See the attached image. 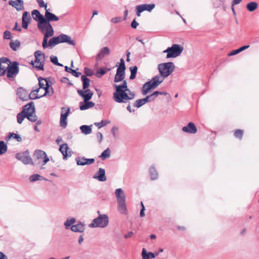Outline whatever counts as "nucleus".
Masks as SVG:
<instances>
[{
    "instance_id": "864d4df0",
    "label": "nucleus",
    "mask_w": 259,
    "mask_h": 259,
    "mask_svg": "<svg viewBox=\"0 0 259 259\" xmlns=\"http://www.w3.org/2000/svg\"><path fill=\"white\" fill-rule=\"evenodd\" d=\"M39 6L41 8H45V9H47V4H45L43 0H36Z\"/></svg>"
},
{
    "instance_id": "bf43d9fd",
    "label": "nucleus",
    "mask_w": 259,
    "mask_h": 259,
    "mask_svg": "<svg viewBox=\"0 0 259 259\" xmlns=\"http://www.w3.org/2000/svg\"><path fill=\"white\" fill-rule=\"evenodd\" d=\"M96 137L97 139L98 140V142L99 143H101L103 140V135L100 132H98L96 134Z\"/></svg>"
},
{
    "instance_id": "c756f323",
    "label": "nucleus",
    "mask_w": 259,
    "mask_h": 259,
    "mask_svg": "<svg viewBox=\"0 0 259 259\" xmlns=\"http://www.w3.org/2000/svg\"><path fill=\"white\" fill-rule=\"evenodd\" d=\"M39 91V89L33 90L29 94H28L29 100H34L42 97L41 95L38 96L37 94V93H38Z\"/></svg>"
},
{
    "instance_id": "a211bd4d",
    "label": "nucleus",
    "mask_w": 259,
    "mask_h": 259,
    "mask_svg": "<svg viewBox=\"0 0 259 259\" xmlns=\"http://www.w3.org/2000/svg\"><path fill=\"white\" fill-rule=\"evenodd\" d=\"M68 149L69 147L67 144H63L60 146L59 150L62 154L64 159H66L68 157L71 156V154L70 152L68 153Z\"/></svg>"
},
{
    "instance_id": "9d476101",
    "label": "nucleus",
    "mask_w": 259,
    "mask_h": 259,
    "mask_svg": "<svg viewBox=\"0 0 259 259\" xmlns=\"http://www.w3.org/2000/svg\"><path fill=\"white\" fill-rule=\"evenodd\" d=\"M16 158L21 161L24 164H32L31 158L26 152L19 153L16 154Z\"/></svg>"
},
{
    "instance_id": "9b49d317",
    "label": "nucleus",
    "mask_w": 259,
    "mask_h": 259,
    "mask_svg": "<svg viewBox=\"0 0 259 259\" xmlns=\"http://www.w3.org/2000/svg\"><path fill=\"white\" fill-rule=\"evenodd\" d=\"M83 90H78V95L82 98L84 101H89L93 97V92L88 89Z\"/></svg>"
},
{
    "instance_id": "a18cd8bd",
    "label": "nucleus",
    "mask_w": 259,
    "mask_h": 259,
    "mask_svg": "<svg viewBox=\"0 0 259 259\" xmlns=\"http://www.w3.org/2000/svg\"><path fill=\"white\" fill-rule=\"evenodd\" d=\"M47 89L45 90V93L43 95H41L42 97H44L46 95H48L49 96H51L54 94V90L52 87H46Z\"/></svg>"
},
{
    "instance_id": "dca6fc26",
    "label": "nucleus",
    "mask_w": 259,
    "mask_h": 259,
    "mask_svg": "<svg viewBox=\"0 0 259 259\" xmlns=\"http://www.w3.org/2000/svg\"><path fill=\"white\" fill-rule=\"evenodd\" d=\"M77 164L78 165H84L88 164H91L95 161L94 158L87 159L84 157H77L75 159Z\"/></svg>"
},
{
    "instance_id": "79ce46f5",
    "label": "nucleus",
    "mask_w": 259,
    "mask_h": 259,
    "mask_svg": "<svg viewBox=\"0 0 259 259\" xmlns=\"http://www.w3.org/2000/svg\"><path fill=\"white\" fill-rule=\"evenodd\" d=\"M42 61L35 60L33 65L38 70L44 69V64Z\"/></svg>"
},
{
    "instance_id": "4d7b16f0",
    "label": "nucleus",
    "mask_w": 259,
    "mask_h": 259,
    "mask_svg": "<svg viewBox=\"0 0 259 259\" xmlns=\"http://www.w3.org/2000/svg\"><path fill=\"white\" fill-rule=\"evenodd\" d=\"M6 66L0 64V76L5 74L6 71Z\"/></svg>"
},
{
    "instance_id": "ea45409f",
    "label": "nucleus",
    "mask_w": 259,
    "mask_h": 259,
    "mask_svg": "<svg viewBox=\"0 0 259 259\" xmlns=\"http://www.w3.org/2000/svg\"><path fill=\"white\" fill-rule=\"evenodd\" d=\"M131 71V75L130 76V79H134L136 77V75L138 70V67L136 66H131L130 68Z\"/></svg>"
},
{
    "instance_id": "338daca9",
    "label": "nucleus",
    "mask_w": 259,
    "mask_h": 259,
    "mask_svg": "<svg viewBox=\"0 0 259 259\" xmlns=\"http://www.w3.org/2000/svg\"><path fill=\"white\" fill-rule=\"evenodd\" d=\"M240 52L239 51V50L237 49L236 50L233 51L232 52H231L229 54H228V56H231L235 55H236V54H238Z\"/></svg>"
},
{
    "instance_id": "0eeeda50",
    "label": "nucleus",
    "mask_w": 259,
    "mask_h": 259,
    "mask_svg": "<svg viewBox=\"0 0 259 259\" xmlns=\"http://www.w3.org/2000/svg\"><path fill=\"white\" fill-rule=\"evenodd\" d=\"M18 63L17 62H12L11 65L7 67V75L8 78L15 77L19 72Z\"/></svg>"
},
{
    "instance_id": "2f4dec72",
    "label": "nucleus",
    "mask_w": 259,
    "mask_h": 259,
    "mask_svg": "<svg viewBox=\"0 0 259 259\" xmlns=\"http://www.w3.org/2000/svg\"><path fill=\"white\" fill-rule=\"evenodd\" d=\"M92 125H83L80 126L81 133L84 135H89L92 133Z\"/></svg>"
},
{
    "instance_id": "7c9ffc66",
    "label": "nucleus",
    "mask_w": 259,
    "mask_h": 259,
    "mask_svg": "<svg viewBox=\"0 0 259 259\" xmlns=\"http://www.w3.org/2000/svg\"><path fill=\"white\" fill-rule=\"evenodd\" d=\"M246 9L249 12H253L256 9H257L258 7V4L255 2H251L248 3L246 5Z\"/></svg>"
},
{
    "instance_id": "bb28decb",
    "label": "nucleus",
    "mask_w": 259,
    "mask_h": 259,
    "mask_svg": "<svg viewBox=\"0 0 259 259\" xmlns=\"http://www.w3.org/2000/svg\"><path fill=\"white\" fill-rule=\"evenodd\" d=\"M143 12L147 11L148 12H151L152 10L155 7L154 4H143L138 5Z\"/></svg>"
},
{
    "instance_id": "f8f14e48",
    "label": "nucleus",
    "mask_w": 259,
    "mask_h": 259,
    "mask_svg": "<svg viewBox=\"0 0 259 259\" xmlns=\"http://www.w3.org/2000/svg\"><path fill=\"white\" fill-rule=\"evenodd\" d=\"M9 4L14 7L18 11L24 9V2L22 0H11L9 2Z\"/></svg>"
},
{
    "instance_id": "6e6552de",
    "label": "nucleus",
    "mask_w": 259,
    "mask_h": 259,
    "mask_svg": "<svg viewBox=\"0 0 259 259\" xmlns=\"http://www.w3.org/2000/svg\"><path fill=\"white\" fill-rule=\"evenodd\" d=\"M70 108H68L66 109L65 108H62L61 114L60 117V125L63 127L65 128L66 127L67 124V117L70 113Z\"/></svg>"
},
{
    "instance_id": "b1692460",
    "label": "nucleus",
    "mask_w": 259,
    "mask_h": 259,
    "mask_svg": "<svg viewBox=\"0 0 259 259\" xmlns=\"http://www.w3.org/2000/svg\"><path fill=\"white\" fill-rule=\"evenodd\" d=\"M110 50L108 47H103L100 50L98 53L97 55V59L101 60L104 56L108 55L110 54Z\"/></svg>"
},
{
    "instance_id": "e433bc0d",
    "label": "nucleus",
    "mask_w": 259,
    "mask_h": 259,
    "mask_svg": "<svg viewBox=\"0 0 259 259\" xmlns=\"http://www.w3.org/2000/svg\"><path fill=\"white\" fill-rule=\"evenodd\" d=\"M8 149L7 145L3 141H0V155L6 153Z\"/></svg>"
},
{
    "instance_id": "f3484780",
    "label": "nucleus",
    "mask_w": 259,
    "mask_h": 259,
    "mask_svg": "<svg viewBox=\"0 0 259 259\" xmlns=\"http://www.w3.org/2000/svg\"><path fill=\"white\" fill-rule=\"evenodd\" d=\"M50 9H46L45 12V20L50 22L51 21H57L59 20V17L56 16L55 14L50 12Z\"/></svg>"
},
{
    "instance_id": "7ed1b4c3",
    "label": "nucleus",
    "mask_w": 259,
    "mask_h": 259,
    "mask_svg": "<svg viewBox=\"0 0 259 259\" xmlns=\"http://www.w3.org/2000/svg\"><path fill=\"white\" fill-rule=\"evenodd\" d=\"M113 86L115 89V92L113 94L115 102L119 103H126L135 98V94L128 89L126 80H123L121 84H114Z\"/></svg>"
},
{
    "instance_id": "774afa93",
    "label": "nucleus",
    "mask_w": 259,
    "mask_h": 259,
    "mask_svg": "<svg viewBox=\"0 0 259 259\" xmlns=\"http://www.w3.org/2000/svg\"><path fill=\"white\" fill-rule=\"evenodd\" d=\"M84 71L85 74H87L89 76H91L93 74L92 71L91 70L89 69L88 68H85Z\"/></svg>"
},
{
    "instance_id": "603ef678",
    "label": "nucleus",
    "mask_w": 259,
    "mask_h": 259,
    "mask_svg": "<svg viewBox=\"0 0 259 259\" xmlns=\"http://www.w3.org/2000/svg\"><path fill=\"white\" fill-rule=\"evenodd\" d=\"M4 38L6 39H10L11 38V33L10 31L6 30L4 32Z\"/></svg>"
},
{
    "instance_id": "412c9836",
    "label": "nucleus",
    "mask_w": 259,
    "mask_h": 259,
    "mask_svg": "<svg viewBox=\"0 0 259 259\" xmlns=\"http://www.w3.org/2000/svg\"><path fill=\"white\" fill-rule=\"evenodd\" d=\"M117 202V209L118 211L123 214L127 213V210L126 206L125 200Z\"/></svg>"
},
{
    "instance_id": "0e129e2a",
    "label": "nucleus",
    "mask_w": 259,
    "mask_h": 259,
    "mask_svg": "<svg viewBox=\"0 0 259 259\" xmlns=\"http://www.w3.org/2000/svg\"><path fill=\"white\" fill-rule=\"evenodd\" d=\"M160 93L159 91H155L153 94L151 95V97H152V99L154 100L158 95H160Z\"/></svg>"
},
{
    "instance_id": "f03ea898",
    "label": "nucleus",
    "mask_w": 259,
    "mask_h": 259,
    "mask_svg": "<svg viewBox=\"0 0 259 259\" xmlns=\"http://www.w3.org/2000/svg\"><path fill=\"white\" fill-rule=\"evenodd\" d=\"M175 66L171 62L161 63L158 65V69L160 75H155L149 81L143 86L142 92L143 95L147 94L151 89L157 87L164 80V78L169 76L175 70Z\"/></svg>"
},
{
    "instance_id": "4c0bfd02",
    "label": "nucleus",
    "mask_w": 259,
    "mask_h": 259,
    "mask_svg": "<svg viewBox=\"0 0 259 259\" xmlns=\"http://www.w3.org/2000/svg\"><path fill=\"white\" fill-rule=\"evenodd\" d=\"M35 60L44 61L45 60V55L40 51H37L34 53Z\"/></svg>"
},
{
    "instance_id": "72a5a7b5",
    "label": "nucleus",
    "mask_w": 259,
    "mask_h": 259,
    "mask_svg": "<svg viewBox=\"0 0 259 259\" xmlns=\"http://www.w3.org/2000/svg\"><path fill=\"white\" fill-rule=\"evenodd\" d=\"M75 222L76 220L74 218H67L66 221L64 222L65 229H69Z\"/></svg>"
},
{
    "instance_id": "13d9d810",
    "label": "nucleus",
    "mask_w": 259,
    "mask_h": 259,
    "mask_svg": "<svg viewBox=\"0 0 259 259\" xmlns=\"http://www.w3.org/2000/svg\"><path fill=\"white\" fill-rule=\"evenodd\" d=\"M142 99L144 104L146 103L147 102H150L154 101V100L152 99V97H151V95L150 96H147L146 98Z\"/></svg>"
},
{
    "instance_id": "423d86ee",
    "label": "nucleus",
    "mask_w": 259,
    "mask_h": 259,
    "mask_svg": "<svg viewBox=\"0 0 259 259\" xmlns=\"http://www.w3.org/2000/svg\"><path fill=\"white\" fill-rule=\"evenodd\" d=\"M26 110V118L31 122H35L37 119V116L35 114V108L32 102L28 103L25 106Z\"/></svg>"
},
{
    "instance_id": "20e7f679",
    "label": "nucleus",
    "mask_w": 259,
    "mask_h": 259,
    "mask_svg": "<svg viewBox=\"0 0 259 259\" xmlns=\"http://www.w3.org/2000/svg\"><path fill=\"white\" fill-rule=\"evenodd\" d=\"M109 224V219L105 214H99V215L94 219L89 225L90 228H105Z\"/></svg>"
},
{
    "instance_id": "c03bdc74",
    "label": "nucleus",
    "mask_w": 259,
    "mask_h": 259,
    "mask_svg": "<svg viewBox=\"0 0 259 259\" xmlns=\"http://www.w3.org/2000/svg\"><path fill=\"white\" fill-rule=\"evenodd\" d=\"M109 70H110V68H107L106 69L104 68H100L97 70V76L98 77H101Z\"/></svg>"
},
{
    "instance_id": "c9c22d12",
    "label": "nucleus",
    "mask_w": 259,
    "mask_h": 259,
    "mask_svg": "<svg viewBox=\"0 0 259 259\" xmlns=\"http://www.w3.org/2000/svg\"><path fill=\"white\" fill-rule=\"evenodd\" d=\"M47 180L46 178H44L43 177L41 176L40 175L38 174H34L31 175L29 178V180L31 182H34L37 180Z\"/></svg>"
},
{
    "instance_id": "cd10ccee",
    "label": "nucleus",
    "mask_w": 259,
    "mask_h": 259,
    "mask_svg": "<svg viewBox=\"0 0 259 259\" xmlns=\"http://www.w3.org/2000/svg\"><path fill=\"white\" fill-rule=\"evenodd\" d=\"M142 255L143 259H151L155 257L154 253L152 252H147L145 248H143L142 249Z\"/></svg>"
},
{
    "instance_id": "de8ad7c7",
    "label": "nucleus",
    "mask_w": 259,
    "mask_h": 259,
    "mask_svg": "<svg viewBox=\"0 0 259 259\" xmlns=\"http://www.w3.org/2000/svg\"><path fill=\"white\" fill-rule=\"evenodd\" d=\"M243 135V131L242 130H237L234 133V136L241 140Z\"/></svg>"
},
{
    "instance_id": "6ab92c4d",
    "label": "nucleus",
    "mask_w": 259,
    "mask_h": 259,
    "mask_svg": "<svg viewBox=\"0 0 259 259\" xmlns=\"http://www.w3.org/2000/svg\"><path fill=\"white\" fill-rule=\"evenodd\" d=\"M115 195L117 199V202L126 200L125 195L121 188L116 189L115 191Z\"/></svg>"
},
{
    "instance_id": "393cba45",
    "label": "nucleus",
    "mask_w": 259,
    "mask_h": 259,
    "mask_svg": "<svg viewBox=\"0 0 259 259\" xmlns=\"http://www.w3.org/2000/svg\"><path fill=\"white\" fill-rule=\"evenodd\" d=\"M31 15L33 19L38 23L45 19L44 17L41 15L39 12L37 10H33L32 11Z\"/></svg>"
},
{
    "instance_id": "aec40b11",
    "label": "nucleus",
    "mask_w": 259,
    "mask_h": 259,
    "mask_svg": "<svg viewBox=\"0 0 259 259\" xmlns=\"http://www.w3.org/2000/svg\"><path fill=\"white\" fill-rule=\"evenodd\" d=\"M125 78V71L117 69L116 73L115 75L114 81V82H118L121 81Z\"/></svg>"
},
{
    "instance_id": "052dcab7",
    "label": "nucleus",
    "mask_w": 259,
    "mask_h": 259,
    "mask_svg": "<svg viewBox=\"0 0 259 259\" xmlns=\"http://www.w3.org/2000/svg\"><path fill=\"white\" fill-rule=\"evenodd\" d=\"M51 61L55 65H56L58 62V58L56 56H51Z\"/></svg>"
},
{
    "instance_id": "58836bf2",
    "label": "nucleus",
    "mask_w": 259,
    "mask_h": 259,
    "mask_svg": "<svg viewBox=\"0 0 259 259\" xmlns=\"http://www.w3.org/2000/svg\"><path fill=\"white\" fill-rule=\"evenodd\" d=\"M11 48L14 51H17L20 47V42L19 40H16L10 43Z\"/></svg>"
},
{
    "instance_id": "09e8293b",
    "label": "nucleus",
    "mask_w": 259,
    "mask_h": 259,
    "mask_svg": "<svg viewBox=\"0 0 259 259\" xmlns=\"http://www.w3.org/2000/svg\"><path fill=\"white\" fill-rule=\"evenodd\" d=\"M6 64V67H9V65H11V62H10V61L9 59L7 58H1L0 59V64L2 65V64Z\"/></svg>"
},
{
    "instance_id": "69168bd1",
    "label": "nucleus",
    "mask_w": 259,
    "mask_h": 259,
    "mask_svg": "<svg viewBox=\"0 0 259 259\" xmlns=\"http://www.w3.org/2000/svg\"><path fill=\"white\" fill-rule=\"evenodd\" d=\"M73 75H74L75 77H79V76L81 74L80 72H77L75 70H72L71 73Z\"/></svg>"
},
{
    "instance_id": "f257e3e1",
    "label": "nucleus",
    "mask_w": 259,
    "mask_h": 259,
    "mask_svg": "<svg viewBox=\"0 0 259 259\" xmlns=\"http://www.w3.org/2000/svg\"><path fill=\"white\" fill-rule=\"evenodd\" d=\"M37 27L39 30L44 34L42 46L44 49L49 47L52 48L60 44L67 42L69 45L75 46L74 41L66 34H61L58 36L51 38L48 42V38L54 35V31L51 23L47 21L45 19L37 23Z\"/></svg>"
},
{
    "instance_id": "1a4fd4ad",
    "label": "nucleus",
    "mask_w": 259,
    "mask_h": 259,
    "mask_svg": "<svg viewBox=\"0 0 259 259\" xmlns=\"http://www.w3.org/2000/svg\"><path fill=\"white\" fill-rule=\"evenodd\" d=\"M34 157L39 160V163L40 162L41 160H42L43 165L46 164L49 161V158L48 157L46 153L40 150L35 151Z\"/></svg>"
},
{
    "instance_id": "2eb2a0df",
    "label": "nucleus",
    "mask_w": 259,
    "mask_h": 259,
    "mask_svg": "<svg viewBox=\"0 0 259 259\" xmlns=\"http://www.w3.org/2000/svg\"><path fill=\"white\" fill-rule=\"evenodd\" d=\"M17 95L22 101L29 100L28 93L23 88H19L17 89Z\"/></svg>"
},
{
    "instance_id": "4468645a",
    "label": "nucleus",
    "mask_w": 259,
    "mask_h": 259,
    "mask_svg": "<svg viewBox=\"0 0 259 259\" xmlns=\"http://www.w3.org/2000/svg\"><path fill=\"white\" fill-rule=\"evenodd\" d=\"M183 132L189 134H195L197 131V129L195 125L193 122H189L187 126L182 127Z\"/></svg>"
},
{
    "instance_id": "473e14b6",
    "label": "nucleus",
    "mask_w": 259,
    "mask_h": 259,
    "mask_svg": "<svg viewBox=\"0 0 259 259\" xmlns=\"http://www.w3.org/2000/svg\"><path fill=\"white\" fill-rule=\"evenodd\" d=\"M26 118V110H25V106L24 107L23 110L21 113H19L17 115V119L18 123L21 124L24 118Z\"/></svg>"
},
{
    "instance_id": "49530a36",
    "label": "nucleus",
    "mask_w": 259,
    "mask_h": 259,
    "mask_svg": "<svg viewBox=\"0 0 259 259\" xmlns=\"http://www.w3.org/2000/svg\"><path fill=\"white\" fill-rule=\"evenodd\" d=\"M30 20H31V17H30L29 13L27 11L24 12L23 13V16H22V21L30 22Z\"/></svg>"
},
{
    "instance_id": "ddd939ff",
    "label": "nucleus",
    "mask_w": 259,
    "mask_h": 259,
    "mask_svg": "<svg viewBox=\"0 0 259 259\" xmlns=\"http://www.w3.org/2000/svg\"><path fill=\"white\" fill-rule=\"evenodd\" d=\"M93 178L95 179L98 180L100 182H105L106 181L107 178L105 176V170L102 168H100L98 172L93 176Z\"/></svg>"
},
{
    "instance_id": "a19ab883",
    "label": "nucleus",
    "mask_w": 259,
    "mask_h": 259,
    "mask_svg": "<svg viewBox=\"0 0 259 259\" xmlns=\"http://www.w3.org/2000/svg\"><path fill=\"white\" fill-rule=\"evenodd\" d=\"M12 138L16 139L18 142H21L22 141V138L19 135L12 133H9L8 137L6 138V140H9Z\"/></svg>"
},
{
    "instance_id": "6e6d98bb",
    "label": "nucleus",
    "mask_w": 259,
    "mask_h": 259,
    "mask_svg": "<svg viewBox=\"0 0 259 259\" xmlns=\"http://www.w3.org/2000/svg\"><path fill=\"white\" fill-rule=\"evenodd\" d=\"M122 20H123V19H122V18L117 17H114V18H112L111 20V22L114 23H117L121 22Z\"/></svg>"
},
{
    "instance_id": "f704fd0d",
    "label": "nucleus",
    "mask_w": 259,
    "mask_h": 259,
    "mask_svg": "<svg viewBox=\"0 0 259 259\" xmlns=\"http://www.w3.org/2000/svg\"><path fill=\"white\" fill-rule=\"evenodd\" d=\"M81 78L83 83V90L87 89L90 84V79L85 75H82Z\"/></svg>"
},
{
    "instance_id": "680f3d73",
    "label": "nucleus",
    "mask_w": 259,
    "mask_h": 259,
    "mask_svg": "<svg viewBox=\"0 0 259 259\" xmlns=\"http://www.w3.org/2000/svg\"><path fill=\"white\" fill-rule=\"evenodd\" d=\"M136 10L137 16L140 17L141 16V13L143 12V11L138 5L136 7Z\"/></svg>"
},
{
    "instance_id": "c85d7f7f",
    "label": "nucleus",
    "mask_w": 259,
    "mask_h": 259,
    "mask_svg": "<svg viewBox=\"0 0 259 259\" xmlns=\"http://www.w3.org/2000/svg\"><path fill=\"white\" fill-rule=\"evenodd\" d=\"M151 180H155L158 178V173L154 166H151L149 169Z\"/></svg>"
},
{
    "instance_id": "37998d69",
    "label": "nucleus",
    "mask_w": 259,
    "mask_h": 259,
    "mask_svg": "<svg viewBox=\"0 0 259 259\" xmlns=\"http://www.w3.org/2000/svg\"><path fill=\"white\" fill-rule=\"evenodd\" d=\"M111 151L110 149L108 148L106 150H105L100 155V157L102 158L103 160H104L106 158H108L110 156Z\"/></svg>"
},
{
    "instance_id": "8fccbe9b",
    "label": "nucleus",
    "mask_w": 259,
    "mask_h": 259,
    "mask_svg": "<svg viewBox=\"0 0 259 259\" xmlns=\"http://www.w3.org/2000/svg\"><path fill=\"white\" fill-rule=\"evenodd\" d=\"M144 104H144L142 99H138V100H137L135 102V103L134 104V106H135L137 108H140V107H141L142 105H143Z\"/></svg>"
},
{
    "instance_id": "4be33fe9",
    "label": "nucleus",
    "mask_w": 259,
    "mask_h": 259,
    "mask_svg": "<svg viewBox=\"0 0 259 259\" xmlns=\"http://www.w3.org/2000/svg\"><path fill=\"white\" fill-rule=\"evenodd\" d=\"M70 229L72 231L74 232L82 233L85 229L84 225L83 223L79 222L76 225H72L70 227Z\"/></svg>"
},
{
    "instance_id": "5701e85b",
    "label": "nucleus",
    "mask_w": 259,
    "mask_h": 259,
    "mask_svg": "<svg viewBox=\"0 0 259 259\" xmlns=\"http://www.w3.org/2000/svg\"><path fill=\"white\" fill-rule=\"evenodd\" d=\"M38 84H39V90L40 89H43L45 90L47 89V87H49V82L47 79L43 78L41 77H39L38 78Z\"/></svg>"
},
{
    "instance_id": "5fc2aeb1",
    "label": "nucleus",
    "mask_w": 259,
    "mask_h": 259,
    "mask_svg": "<svg viewBox=\"0 0 259 259\" xmlns=\"http://www.w3.org/2000/svg\"><path fill=\"white\" fill-rule=\"evenodd\" d=\"M108 123H109V122H107L106 121L102 120L101 122L95 123V125L98 126L99 128H101L102 126L106 125V124Z\"/></svg>"
},
{
    "instance_id": "3c124183",
    "label": "nucleus",
    "mask_w": 259,
    "mask_h": 259,
    "mask_svg": "<svg viewBox=\"0 0 259 259\" xmlns=\"http://www.w3.org/2000/svg\"><path fill=\"white\" fill-rule=\"evenodd\" d=\"M120 64L117 69H119L120 70H123L125 71V63H124V59L123 58H121V59H120Z\"/></svg>"
},
{
    "instance_id": "a878e982",
    "label": "nucleus",
    "mask_w": 259,
    "mask_h": 259,
    "mask_svg": "<svg viewBox=\"0 0 259 259\" xmlns=\"http://www.w3.org/2000/svg\"><path fill=\"white\" fill-rule=\"evenodd\" d=\"M95 106V103L89 101H84V103H80L79 108L81 110H85Z\"/></svg>"
},
{
    "instance_id": "39448f33",
    "label": "nucleus",
    "mask_w": 259,
    "mask_h": 259,
    "mask_svg": "<svg viewBox=\"0 0 259 259\" xmlns=\"http://www.w3.org/2000/svg\"><path fill=\"white\" fill-rule=\"evenodd\" d=\"M184 48L181 45L174 44L171 47L167 48L163 51V53H166L167 59L170 58H176L182 53Z\"/></svg>"
},
{
    "instance_id": "e2e57ef3",
    "label": "nucleus",
    "mask_w": 259,
    "mask_h": 259,
    "mask_svg": "<svg viewBox=\"0 0 259 259\" xmlns=\"http://www.w3.org/2000/svg\"><path fill=\"white\" fill-rule=\"evenodd\" d=\"M139 23L136 21L135 19L133 20V21L131 23V27L134 28L136 29L137 28V26H138Z\"/></svg>"
}]
</instances>
